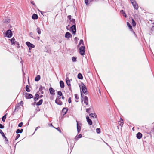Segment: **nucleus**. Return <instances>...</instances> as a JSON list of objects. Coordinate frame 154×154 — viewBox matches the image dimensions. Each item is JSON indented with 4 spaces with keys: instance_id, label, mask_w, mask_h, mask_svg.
Listing matches in <instances>:
<instances>
[{
    "instance_id": "4",
    "label": "nucleus",
    "mask_w": 154,
    "mask_h": 154,
    "mask_svg": "<svg viewBox=\"0 0 154 154\" xmlns=\"http://www.w3.org/2000/svg\"><path fill=\"white\" fill-rule=\"evenodd\" d=\"M5 34L6 36L8 38H11L13 35L12 31L10 29L6 31Z\"/></svg>"
},
{
    "instance_id": "33",
    "label": "nucleus",
    "mask_w": 154,
    "mask_h": 154,
    "mask_svg": "<svg viewBox=\"0 0 154 154\" xmlns=\"http://www.w3.org/2000/svg\"><path fill=\"white\" fill-rule=\"evenodd\" d=\"M119 124L120 126H122L123 124V120L122 119V118L120 119V121L119 122Z\"/></svg>"
},
{
    "instance_id": "57",
    "label": "nucleus",
    "mask_w": 154,
    "mask_h": 154,
    "mask_svg": "<svg viewBox=\"0 0 154 154\" xmlns=\"http://www.w3.org/2000/svg\"><path fill=\"white\" fill-rule=\"evenodd\" d=\"M62 98L63 99H64V97L63 96H62Z\"/></svg>"
},
{
    "instance_id": "38",
    "label": "nucleus",
    "mask_w": 154,
    "mask_h": 154,
    "mask_svg": "<svg viewBox=\"0 0 154 154\" xmlns=\"http://www.w3.org/2000/svg\"><path fill=\"white\" fill-rule=\"evenodd\" d=\"M36 30L38 33L39 34H40L41 33V31L40 28L39 27L37 28L36 29Z\"/></svg>"
},
{
    "instance_id": "2",
    "label": "nucleus",
    "mask_w": 154,
    "mask_h": 154,
    "mask_svg": "<svg viewBox=\"0 0 154 154\" xmlns=\"http://www.w3.org/2000/svg\"><path fill=\"white\" fill-rule=\"evenodd\" d=\"M75 21L74 19H72L70 21V23L73 25L71 27L72 32L73 34H75L76 32Z\"/></svg>"
},
{
    "instance_id": "49",
    "label": "nucleus",
    "mask_w": 154,
    "mask_h": 154,
    "mask_svg": "<svg viewBox=\"0 0 154 154\" xmlns=\"http://www.w3.org/2000/svg\"><path fill=\"white\" fill-rule=\"evenodd\" d=\"M29 35L31 37H32L33 38H34L32 36V35H33V33L32 32H30L29 33Z\"/></svg>"
},
{
    "instance_id": "31",
    "label": "nucleus",
    "mask_w": 154,
    "mask_h": 154,
    "mask_svg": "<svg viewBox=\"0 0 154 154\" xmlns=\"http://www.w3.org/2000/svg\"><path fill=\"white\" fill-rule=\"evenodd\" d=\"M151 33L152 34H154V26H152L151 29Z\"/></svg>"
},
{
    "instance_id": "40",
    "label": "nucleus",
    "mask_w": 154,
    "mask_h": 154,
    "mask_svg": "<svg viewBox=\"0 0 154 154\" xmlns=\"http://www.w3.org/2000/svg\"><path fill=\"white\" fill-rule=\"evenodd\" d=\"M96 132L97 134H99L100 132V129L99 128H97L96 130Z\"/></svg>"
},
{
    "instance_id": "22",
    "label": "nucleus",
    "mask_w": 154,
    "mask_h": 154,
    "mask_svg": "<svg viewBox=\"0 0 154 154\" xmlns=\"http://www.w3.org/2000/svg\"><path fill=\"white\" fill-rule=\"evenodd\" d=\"M10 20L8 18H7L4 20V23H8L10 22Z\"/></svg>"
},
{
    "instance_id": "27",
    "label": "nucleus",
    "mask_w": 154,
    "mask_h": 154,
    "mask_svg": "<svg viewBox=\"0 0 154 154\" xmlns=\"http://www.w3.org/2000/svg\"><path fill=\"white\" fill-rule=\"evenodd\" d=\"M120 13L122 14L126 18L127 17V15L125 13L123 10H122L120 11Z\"/></svg>"
},
{
    "instance_id": "53",
    "label": "nucleus",
    "mask_w": 154,
    "mask_h": 154,
    "mask_svg": "<svg viewBox=\"0 0 154 154\" xmlns=\"http://www.w3.org/2000/svg\"><path fill=\"white\" fill-rule=\"evenodd\" d=\"M82 135L81 134H80L78 135V138H81L82 137Z\"/></svg>"
},
{
    "instance_id": "62",
    "label": "nucleus",
    "mask_w": 154,
    "mask_h": 154,
    "mask_svg": "<svg viewBox=\"0 0 154 154\" xmlns=\"http://www.w3.org/2000/svg\"><path fill=\"white\" fill-rule=\"evenodd\" d=\"M106 143L107 145H108V144H107V143Z\"/></svg>"
},
{
    "instance_id": "48",
    "label": "nucleus",
    "mask_w": 154,
    "mask_h": 154,
    "mask_svg": "<svg viewBox=\"0 0 154 154\" xmlns=\"http://www.w3.org/2000/svg\"><path fill=\"white\" fill-rule=\"evenodd\" d=\"M69 19V20H71V15H69L67 17Z\"/></svg>"
},
{
    "instance_id": "7",
    "label": "nucleus",
    "mask_w": 154,
    "mask_h": 154,
    "mask_svg": "<svg viewBox=\"0 0 154 154\" xmlns=\"http://www.w3.org/2000/svg\"><path fill=\"white\" fill-rule=\"evenodd\" d=\"M26 44L29 47V50H30L31 48H34L35 47V45L33 44L30 43L29 42H26Z\"/></svg>"
},
{
    "instance_id": "52",
    "label": "nucleus",
    "mask_w": 154,
    "mask_h": 154,
    "mask_svg": "<svg viewBox=\"0 0 154 154\" xmlns=\"http://www.w3.org/2000/svg\"><path fill=\"white\" fill-rule=\"evenodd\" d=\"M31 3L34 5H35V4L33 1H32L31 2Z\"/></svg>"
},
{
    "instance_id": "3",
    "label": "nucleus",
    "mask_w": 154,
    "mask_h": 154,
    "mask_svg": "<svg viewBox=\"0 0 154 154\" xmlns=\"http://www.w3.org/2000/svg\"><path fill=\"white\" fill-rule=\"evenodd\" d=\"M79 53L82 55H84L85 54V47L82 46L79 48Z\"/></svg>"
},
{
    "instance_id": "9",
    "label": "nucleus",
    "mask_w": 154,
    "mask_h": 154,
    "mask_svg": "<svg viewBox=\"0 0 154 154\" xmlns=\"http://www.w3.org/2000/svg\"><path fill=\"white\" fill-rule=\"evenodd\" d=\"M23 104V102L22 101H21L18 104L16 105V108L15 109V110L14 111V112L16 111L17 110L18 111V110L19 109L18 108L19 107V105L22 106Z\"/></svg>"
},
{
    "instance_id": "55",
    "label": "nucleus",
    "mask_w": 154,
    "mask_h": 154,
    "mask_svg": "<svg viewBox=\"0 0 154 154\" xmlns=\"http://www.w3.org/2000/svg\"><path fill=\"white\" fill-rule=\"evenodd\" d=\"M39 95L38 94H36L35 95V97H37L39 98Z\"/></svg>"
},
{
    "instance_id": "16",
    "label": "nucleus",
    "mask_w": 154,
    "mask_h": 154,
    "mask_svg": "<svg viewBox=\"0 0 154 154\" xmlns=\"http://www.w3.org/2000/svg\"><path fill=\"white\" fill-rule=\"evenodd\" d=\"M68 111V109L67 108H63L62 110V113L63 115H64L66 114Z\"/></svg>"
},
{
    "instance_id": "59",
    "label": "nucleus",
    "mask_w": 154,
    "mask_h": 154,
    "mask_svg": "<svg viewBox=\"0 0 154 154\" xmlns=\"http://www.w3.org/2000/svg\"><path fill=\"white\" fill-rule=\"evenodd\" d=\"M40 127H37L36 128V129H35V131L38 128H39Z\"/></svg>"
},
{
    "instance_id": "30",
    "label": "nucleus",
    "mask_w": 154,
    "mask_h": 154,
    "mask_svg": "<svg viewBox=\"0 0 154 154\" xmlns=\"http://www.w3.org/2000/svg\"><path fill=\"white\" fill-rule=\"evenodd\" d=\"M23 129H21V130H20L19 129H17L16 131V133L17 134H18L19 133H21L23 131Z\"/></svg>"
},
{
    "instance_id": "5",
    "label": "nucleus",
    "mask_w": 154,
    "mask_h": 154,
    "mask_svg": "<svg viewBox=\"0 0 154 154\" xmlns=\"http://www.w3.org/2000/svg\"><path fill=\"white\" fill-rule=\"evenodd\" d=\"M130 1L134 8L135 9L137 10L138 8V7L137 4V3L135 0H130Z\"/></svg>"
},
{
    "instance_id": "14",
    "label": "nucleus",
    "mask_w": 154,
    "mask_h": 154,
    "mask_svg": "<svg viewBox=\"0 0 154 154\" xmlns=\"http://www.w3.org/2000/svg\"><path fill=\"white\" fill-rule=\"evenodd\" d=\"M87 121L88 122V124L90 125H91L92 124V121L91 119H89L88 116H87L86 118Z\"/></svg>"
},
{
    "instance_id": "36",
    "label": "nucleus",
    "mask_w": 154,
    "mask_h": 154,
    "mask_svg": "<svg viewBox=\"0 0 154 154\" xmlns=\"http://www.w3.org/2000/svg\"><path fill=\"white\" fill-rule=\"evenodd\" d=\"M26 91L28 92H29L30 91V90L29 88V86L28 85H27L26 86Z\"/></svg>"
},
{
    "instance_id": "20",
    "label": "nucleus",
    "mask_w": 154,
    "mask_h": 154,
    "mask_svg": "<svg viewBox=\"0 0 154 154\" xmlns=\"http://www.w3.org/2000/svg\"><path fill=\"white\" fill-rule=\"evenodd\" d=\"M66 81L67 85L68 86H70L71 85L70 84V81L69 80V78L68 77L66 78Z\"/></svg>"
},
{
    "instance_id": "25",
    "label": "nucleus",
    "mask_w": 154,
    "mask_h": 154,
    "mask_svg": "<svg viewBox=\"0 0 154 154\" xmlns=\"http://www.w3.org/2000/svg\"><path fill=\"white\" fill-rule=\"evenodd\" d=\"M40 75H37L35 78V81H38L40 80Z\"/></svg>"
},
{
    "instance_id": "37",
    "label": "nucleus",
    "mask_w": 154,
    "mask_h": 154,
    "mask_svg": "<svg viewBox=\"0 0 154 154\" xmlns=\"http://www.w3.org/2000/svg\"><path fill=\"white\" fill-rule=\"evenodd\" d=\"M76 57H73L72 58V60L73 62H75L76 61Z\"/></svg>"
},
{
    "instance_id": "64",
    "label": "nucleus",
    "mask_w": 154,
    "mask_h": 154,
    "mask_svg": "<svg viewBox=\"0 0 154 154\" xmlns=\"http://www.w3.org/2000/svg\"><path fill=\"white\" fill-rule=\"evenodd\" d=\"M75 39H77V37H75Z\"/></svg>"
},
{
    "instance_id": "43",
    "label": "nucleus",
    "mask_w": 154,
    "mask_h": 154,
    "mask_svg": "<svg viewBox=\"0 0 154 154\" xmlns=\"http://www.w3.org/2000/svg\"><path fill=\"white\" fill-rule=\"evenodd\" d=\"M23 125V123L22 122H21L20 123L18 124V127H20L22 126Z\"/></svg>"
},
{
    "instance_id": "50",
    "label": "nucleus",
    "mask_w": 154,
    "mask_h": 154,
    "mask_svg": "<svg viewBox=\"0 0 154 154\" xmlns=\"http://www.w3.org/2000/svg\"><path fill=\"white\" fill-rule=\"evenodd\" d=\"M38 98H37V97H35L34 98V100H35V101L36 100H38Z\"/></svg>"
},
{
    "instance_id": "34",
    "label": "nucleus",
    "mask_w": 154,
    "mask_h": 154,
    "mask_svg": "<svg viewBox=\"0 0 154 154\" xmlns=\"http://www.w3.org/2000/svg\"><path fill=\"white\" fill-rule=\"evenodd\" d=\"M6 114H6L5 115L2 117V120L4 122L5 121V119H6Z\"/></svg>"
},
{
    "instance_id": "28",
    "label": "nucleus",
    "mask_w": 154,
    "mask_h": 154,
    "mask_svg": "<svg viewBox=\"0 0 154 154\" xmlns=\"http://www.w3.org/2000/svg\"><path fill=\"white\" fill-rule=\"evenodd\" d=\"M44 89H45V88L44 87L41 86L39 88V90L41 92L42 94L43 93V91H42V90Z\"/></svg>"
},
{
    "instance_id": "8",
    "label": "nucleus",
    "mask_w": 154,
    "mask_h": 154,
    "mask_svg": "<svg viewBox=\"0 0 154 154\" xmlns=\"http://www.w3.org/2000/svg\"><path fill=\"white\" fill-rule=\"evenodd\" d=\"M76 121L77 123V132L78 133H79L81 129V126L82 125L81 123H78L77 120H76Z\"/></svg>"
},
{
    "instance_id": "13",
    "label": "nucleus",
    "mask_w": 154,
    "mask_h": 154,
    "mask_svg": "<svg viewBox=\"0 0 154 154\" xmlns=\"http://www.w3.org/2000/svg\"><path fill=\"white\" fill-rule=\"evenodd\" d=\"M50 93L52 95H54L55 94V90L52 88H51L49 89Z\"/></svg>"
},
{
    "instance_id": "26",
    "label": "nucleus",
    "mask_w": 154,
    "mask_h": 154,
    "mask_svg": "<svg viewBox=\"0 0 154 154\" xmlns=\"http://www.w3.org/2000/svg\"><path fill=\"white\" fill-rule=\"evenodd\" d=\"M78 78L80 79H83V76L82 74L80 73H79L78 74L77 76Z\"/></svg>"
},
{
    "instance_id": "12",
    "label": "nucleus",
    "mask_w": 154,
    "mask_h": 154,
    "mask_svg": "<svg viewBox=\"0 0 154 154\" xmlns=\"http://www.w3.org/2000/svg\"><path fill=\"white\" fill-rule=\"evenodd\" d=\"M72 35L69 32H67L66 33L65 35V37L66 38H69L71 37Z\"/></svg>"
},
{
    "instance_id": "61",
    "label": "nucleus",
    "mask_w": 154,
    "mask_h": 154,
    "mask_svg": "<svg viewBox=\"0 0 154 154\" xmlns=\"http://www.w3.org/2000/svg\"><path fill=\"white\" fill-rule=\"evenodd\" d=\"M42 95H41L40 96V97H42Z\"/></svg>"
},
{
    "instance_id": "23",
    "label": "nucleus",
    "mask_w": 154,
    "mask_h": 154,
    "mask_svg": "<svg viewBox=\"0 0 154 154\" xmlns=\"http://www.w3.org/2000/svg\"><path fill=\"white\" fill-rule=\"evenodd\" d=\"M15 40V39L14 37L10 40L11 44L12 45H14V43L15 42H16Z\"/></svg>"
},
{
    "instance_id": "17",
    "label": "nucleus",
    "mask_w": 154,
    "mask_h": 154,
    "mask_svg": "<svg viewBox=\"0 0 154 154\" xmlns=\"http://www.w3.org/2000/svg\"><path fill=\"white\" fill-rule=\"evenodd\" d=\"M127 25L129 28L130 29V30L135 35V33L133 30L132 27L131 26V25H130V24L128 22L127 23Z\"/></svg>"
},
{
    "instance_id": "10",
    "label": "nucleus",
    "mask_w": 154,
    "mask_h": 154,
    "mask_svg": "<svg viewBox=\"0 0 154 154\" xmlns=\"http://www.w3.org/2000/svg\"><path fill=\"white\" fill-rule=\"evenodd\" d=\"M25 96L27 99H31L33 97V96L32 94L27 93H26L25 94Z\"/></svg>"
},
{
    "instance_id": "24",
    "label": "nucleus",
    "mask_w": 154,
    "mask_h": 154,
    "mask_svg": "<svg viewBox=\"0 0 154 154\" xmlns=\"http://www.w3.org/2000/svg\"><path fill=\"white\" fill-rule=\"evenodd\" d=\"M89 115L91 116V118H94L97 117V115L95 113H91L89 114Z\"/></svg>"
},
{
    "instance_id": "35",
    "label": "nucleus",
    "mask_w": 154,
    "mask_h": 154,
    "mask_svg": "<svg viewBox=\"0 0 154 154\" xmlns=\"http://www.w3.org/2000/svg\"><path fill=\"white\" fill-rule=\"evenodd\" d=\"M131 24L133 26H136V23H135V21L133 19H132V20Z\"/></svg>"
},
{
    "instance_id": "47",
    "label": "nucleus",
    "mask_w": 154,
    "mask_h": 154,
    "mask_svg": "<svg viewBox=\"0 0 154 154\" xmlns=\"http://www.w3.org/2000/svg\"><path fill=\"white\" fill-rule=\"evenodd\" d=\"M83 41L82 40H81L80 41L79 43V45H80V44L81 43H82L83 44Z\"/></svg>"
},
{
    "instance_id": "58",
    "label": "nucleus",
    "mask_w": 154,
    "mask_h": 154,
    "mask_svg": "<svg viewBox=\"0 0 154 154\" xmlns=\"http://www.w3.org/2000/svg\"><path fill=\"white\" fill-rule=\"evenodd\" d=\"M37 38L38 40H39L40 39V37L38 36L37 37Z\"/></svg>"
},
{
    "instance_id": "42",
    "label": "nucleus",
    "mask_w": 154,
    "mask_h": 154,
    "mask_svg": "<svg viewBox=\"0 0 154 154\" xmlns=\"http://www.w3.org/2000/svg\"><path fill=\"white\" fill-rule=\"evenodd\" d=\"M58 94L60 96H62V93L61 91H59L57 92Z\"/></svg>"
},
{
    "instance_id": "1",
    "label": "nucleus",
    "mask_w": 154,
    "mask_h": 154,
    "mask_svg": "<svg viewBox=\"0 0 154 154\" xmlns=\"http://www.w3.org/2000/svg\"><path fill=\"white\" fill-rule=\"evenodd\" d=\"M81 85L82 87H80V88L81 89V97L82 98H84L83 94H84L86 95H87L88 93L87 91V89L85 85L83 83H82Z\"/></svg>"
},
{
    "instance_id": "41",
    "label": "nucleus",
    "mask_w": 154,
    "mask_h": 154,
    "mask_svg": "<svg viewBox=\"0 0 154 154\" xmlns=\"http://www.w3.org/2000/svg\"><path fill=\"white\" fill-rule=\"evenodd\" d=\"M18 45V46L17 47V48H19V47H20V46L19 45V44L18 42L16 41V42H15V43H14V45Z\"/></svg>"
},
{
    "instance_id": "29",
    "label": "nucleus",
    "mask_w": 154,
    "mask_h": 154,
    "mask_svg": "<svg viewBox=\"0 0 154 154\" xmlns=\"http://www.w3.org/2000/svg\"><path fill=\"white\" fill-rule=\"evenodd\" d=\"M43 102L42 99L40 100L39 101L36 103V105L37 106H39L42 104Z\"/></svg>"
},
{
    "instance_id": "63",
    "label": "nucleus",
    "mask_w": 154,
    "mask_h": 154,
    "mask_svg": "<svg viewBox=\"0 0 154 154\" xmlns=\"http://www.w3.org/2000/svg\"><path fill=\"white\" fill-rule=\"evenodd\" d=\"M61 41L60 42V43H61Z\"/></svg>"
},
{
    "instance_id": "46",
    "label": "nucleus",
    "mask_w": 154,
    "mask_h": 154,
    "mask_svg": "<svg viewBox=\"0 0 154 154\" xmlns=\"http://www.w3.org/2000/svg\"><path fill=\"white\" fill-rule=\"evenodd\" d=\"M4 127V126L2 125V124H0V128L2 129Z\"/></svg>"
},
{
    "instance_id": "15",
    "label": "nucleus",
    "mask_w": 154,
    "mask_h": 154,
    "mask_svg": "<svg viewBox=\"0 0 154 154\" xmlns=\"http://www.w3.org/2000/svg\"><path fill=\"white\" fill-rule=\"evenodd\" d=\"M88 99L87 96H85L84 97V103L86 105L88 104Z\"/></svg>"
},
{
    "instance_id": "39",
    "label": "nucleus",
    "mask_w": 154,
    "mask_h": 154,
    "mask_svg": "<svg viewBox=\"0 0 154 154\" xmlns=\"http://www.w3.org/2000/svg\"><path fill=\"white\" fill-rule=\"evenodd\" d=\"M92 109V108L91 107H90L89 108H88V109H86V112L87 113H90V111Z\"/></svg>"
},
{
    "instance_id": "51",
    "label": "nucleus",
    "mask_w": 154,
    "mask_h": 154,
    "mask_svg": "<svg viewBox=\"0 0 154 154\" xmlns=\"http://www.w3.org/2000/svg\"><path fill=\"white\" fill-rule=\"evenodd\" d=\"M68 102L69 103H70L71 102V98H69L68 99Z\"/></svg>"
},
{
    "instance_id": "11",
    "label": "nucleus",
    "mask_w": 154,
    "mask_h": 154,
    "mask_svg": "<svg viewBox=\"0 0 154 154\" xmlns=\"http://www.w3.org/2000/svg\"><path fill=\"white\" fill-rule=\"evenodd\" d=\"M55 103L57 104L61 105L62 104V102L60 100V98H57L55 100Z\"/></svg>"
},
{
    "instance_id": "18",
    "label": "nucleus",
    "mask_w": 154,
    "mask_h": 154,
    "mask_svg": "<svg viewBox=\"0 0 154 154\" xmlns=\"http://www.w3.org/2000/svg\"><path fill=\"white\" fill-rule=\"evenodd\" d=\"M142 134L140 132L138 133L137 135V137L138 139H140L142 137Z\"/></svg>"
},
{
    "instance_id": "45",
    "label": "nucleus",
    "mask_w": 154,
    "mask_h": 154,
    "mask_svg": "<svg viewBox=\"0 0 154 154\" xmlns=\"http://www.w3.org/2000/svg\"><path fill=\"white\" fill-rule=\"evenodd\" d=\"M20 134H17L15 140H17V139L20 137Z\"/></svg>"
},
{
    "instance_id": "56",
    "label": "nucleus",
    "mask_w": 154,
    "mask_h": 154,
    "mask_svg": "<svg viewBox=\"0 0 154 154\" xmlns=\"http://www.w3.org/2000/svg\"><path fill=\"white\" fill-rule=\"evenodd\" d=\"M21 61H20V63H21L23 64V60H22L21 58Z\"/></svg>"
},
{
    "instance_id": "54",
    "label": "nucleus",
    "mask_w": 154,
    "mask_h": 154,
    "mask_svg": "<svg viewBox=\"0 0 154 154\" xmlns=\"http://www.w3.org/2000/svg\"><path fill=\"white\" fill-rule=\"evenodd\" d=\"M56 129H57L61 133V131L60 130V129L59 128H56Z\"/></svg>"
},
{
    "instance_id": "19",
    "label": "nucleus",
    "mask_w": 154,
    "mask_h": 154,
    "mask_svg": "<svg viewBox=\"0 0 154 154\" xmlns=\"http://www.w3.org/2000/svg\"><path fill=\"white\" fill-rule=\"evenodd\" d=\"M60 86L61 88H63L64 87V82L62 81H60Z\"/></svg>"
},
{
    "instance_id": "44",
    "label": "nucleus",
    "mask_w": 154,
    "mask_h": 154,
    "mask_svg": "<svg viewBox=\"0 0 154 154\" xmlns=\"http://www.w3.org/2000/svg\"><path fill=\"white\" fill-rule=\"evenodd\" d=\"M89 2V0H85V2L87 5H88V2Z\"/></svg>"
},
{
    "instance_id": "60",
    "label": "nucleus",
    "mask_w": 154,
    "mask_h": 154,
    "mask_svg": "<svg viewBox=\"0 0 154 154\" xmlns=\"http://www.w3.org/2000/svg\"><path fill=\"white\" fill-rule=\"evenodd\" d=\"M89 0V2H91L92 1H94V0Z\"/></svg>"
},
{
    "instance_id": "6",
    "label": "nucleus",
    "mask_w": 154,
    "mask_h": 154,
    "mask_svg": "<svg viewBox=\"0 0 154 154\" xmlns=\"http://www.w3.org/2000/svg\"><path fill=\"white\" fill-rule=\"evenodd\" d=\"M0 133L1 134L2 136L5 139V143L6 144H8V141L7 139V138L4 135V133L0 129Z\"/></svg>"
},
{
    "instance_id": "32",
    "label": "nucleus",
    "mask_w": 154,
    "mask_h": 154,
    "mask_svg": "<svg viewBox=\"0 0 154 154\" xmlns=\"http://www.w3.org/2000/svg\"><path fill=\"white\" fill-rule=\"evenodd\" d=\"M75 101L76 102H78V99H79V97L78 96V95L77 94H75Z\"/></svg>"
},
{
    "instance_id": "21",
    "label": "nucleus",
    "mask_w": 154,
    "mask_h": 154,
    "mask_svg": "<svg viewBox=\"0 0 154 154\" xmlns=\"http://www.w3.org/2000/svg\"><path fill=\"white\" fill-rule=\"evenodd\" d=\"M38 16L37 14H34L32 16V18L33 19H37L38 18Z\"/></svg>"
}]
</instances>
